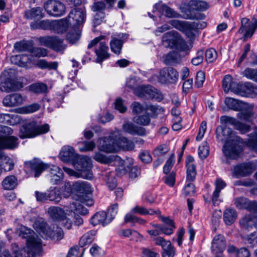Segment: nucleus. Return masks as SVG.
I'll use <instances>...</instances> for the list:
<instances>
[{
    "label": "nucleus",
    "instance_id": "nucleus-1",
    "mask_svg": "<svg viewBox=\"0 0 257 257\" xmlns=\"http://www.w3.org/2000/svg\"><path fill=\"white\" fill-rule=\"evenodd\" d=\"M18 233L20 236L26 239V246L20 249L17 244H12V249L14 257H34L40 252L42 241L35 232L25 226H21L18 230Z\"/></svg>",
    "mask_w": 257,
    "mask_h": 257
},
{
    "label": "nucleus",
    "instance_id": "nucleus-2",
    "mask_svg": "<svg viewBox=\"0 0 257 257\" xmlns=\"http://www.w3.org/2000/svg\"><path fill=\"white\" fill-rule=\"evenodd\" d=\"M232 131L226 125L218 126L216 130V138L221 142L225 141L222 151L227 158L235 159L242 151V141L237 136H232Z\"/></svg>",
    "mask_w": 257,
    "mask_h": 257
},
{
    "label": "nucleus",
    "instance_id": "nucleus-3",
    "mask_svg": "<svg viewBox=\"0 0 257 257\" xmlns=\"http://www.w3.org/2000/svg\"><path fill=\"white\" fill-rule=\"evenodd\" d=\"M98 148L99 150L106 153H112L122 149L130 151L134 149L135 144L133 142L128 140L125 137L120 136V132L115 130L107 138L99 139Z\"/></svg>",
    "mask_w": 257,
    "mask_h": 257
},
{
    "label": "nucleus",
    "instance_id": "nucleus-4",
    "mask_svg": "<svg viewBox=\"0 0 257 257\" xmlns=\"http://www.w3.org/2000/svg\"><path fill=\"white\" fill-rule=\"evenodd\" d=\"M49 130L48 124L39 125L35 121H31L23 125L20 130L19 136L21 139L31 138L47 133Z\"/></svg>",
    "mask_w": 257,
    "mask_h": 257
},
{
    "label": "nucleus",
    "instance_id": "nucleus-5",
    "mask_svg": "<svg viewBox=\"0 0 257 257\" xmlns=\"http://www.w3.org/2000/svg\"><path fill=\"white\" fill-rule=\"evenodd\" d=\"M209 5L204 1H191L188 5L187 10L183 18L186 19L203 20V14L195 13V11H204L208 9Z\"/></svg>",
    "mask_w": 257,
    "mask_h": 257
},
{
    "label": "nucleus",
    "instance_id": "nucleus-6",
    "mask_svg": "<svg viewBox=\"0 0 257 257\" xmlns=\"http://www.w3.org/2000/svg\"><path fill=\"white\" fill-rule=\"evenodd\" d=\"M74 168L81 174V178L90 180L93 178L91 172L92 164L90 158L78 156L72 164Z\"/></svg>",
    "mask_w": 257,
    "mask_h": 257
},
{
    "label": "nucleus",
    "instance_id": "nucleus-7",
    "mask_svg": "<svg viewBox=\"0 0 257 257\" xmlns=\"http://www.w3.org/2000/svg\"><path fill=\"white\" fill-rule=\"evenodd\" d=\"M163 44L166 47L175 48L181 51L185 50L186 44L179 34L175 31L165 33L162 37Z\"/></svg>",
    "mask_w": 257,
    "mask_h": 257
},
{
    "label": "nucleus",
    "instance_id": "nucleus-8",
    "mask_svg": "<svg viewBox=\"0 0 257 257\" xmlns=\"http://www.w3.org/2000/svg\"><path fill=\"white\" fill-rule=\"evenodd\" d=\"M13 133V130L9 126L0 125V148L14 149L18 147V139L14 136H8Z\"/></svg>",
    "mask_w": 257,
    "mask_h": 257
},
{
    "label": "nucleus",
    "instance_id": "nucleus-9",
    "mask_svg": "<svg viewBox=\"0 0 257 257\" xmlns=\"http://www.w3.org/2000/svg\"><path fill=\"white\" fill-rule=\"evenodd\" d=\"M37 231L43 237L50 238L56 241L61 240L64 236L63 231L61 228L57 225L49 226L46 223H42Z\"/></svg>",
    "mask_w": 257,
    "mask_h": 257
},
{
    "label": "nucleus",
    "instance_id": "nucleus-10",
    "mask_svg": "<svg viewBox=\"0 0 257 257\" xmlns=\"http://www.w3.org/2000/svg\"><path fill=\"white\" fill-rule=\"evenodd\" d=\"M104 39V36H100L92 40L88 45V48H91L98 43L95 49V53L97 56V62H101L109 57V54L108 52V47L106 42L101 41Z\"/></svg>",
    "mask_w": 257,
    "mask_h": 257
},
{
    "label": "nucleus",
    "instance_id": "nucleus-11",
    "mask_svg": "<svg viewBox=\"0 0 257 257\" xmlns=\"http://www.w3.org/2000/svg\"><path fill=\"white\" fill-rule=\"evenodd\" d=\"M174 28L184 33L190 39L194 37L195 30V22L189 23L180 21L177 20H171L169 22Z\"/></svg>",
    "mask_w": 257,
    "mask_h": 257
},
{
    "label": "nucleus",
    "instance_id": "nucleus-12",
    "mask_svg": "<svg viewBox=\"0 0 257 257\" xmlns=\"http://www.w3.org/2000/svg\"><path fill=\"white\" fill-rule=\"evenodd\" d=\"M44 8L48 14L54 17H60L64 14L65 7L61 2L48 0L44 5Z\"/></svg>",
    "mask_w": 257,
    "mask_h": 257
},
{
    "label": "nucleus",
    "instance_id": "nucleus-13",
    "mask_svg": "<svg viewBox=\"0 0 257 257\" xmlns=\"http://www.w3.org/2000/svg\"><path fill=\"white\" fill-rule=\"evenodd\" d=\"M73 192L76 194L73 195V198H79L83 197L86 194H91L93 191V188L90 184L86 181H76L72 185Z\"/></svg>",
    "mask_w": 257,
    "mask_h": 257
},
{
    "label": "nucleus",
    "instance_id": "nucleus-14",
    "mask_svg": "<svg viewBox=\"0 0 257 257\" xmlns=\"http://www.w3.org/2000/svg\"><path fill=\"white\" fill-rule=\"evenodd\" d=\"M10 73L9 71H4L1 75L0 90L2 91L10 92L17 89L16 81L11 78Z\"/></svg>",
    "mask_w": 257,
    "mask_h": 257
},
{
    "label": "nucleus",
    "instance_id": "nucleus-15",
    "mask_svg": "<svg viewBox=\"0 0 257 257\" xmlns=\"http://www.w3.org/2000/svg\"><path fill=\"white\" fill-rule=\"evenodd\" d=\"M241 23L238 32L240 34L244 33V39L251 37L257 28V20L254 19V22H250L248 19L244 18L241 19Z\"/></svg>",
    "mask_w": 257,
    "mask_h": 257
},
{
    "label": "nucleus",
    "instance_id": "nucleus-16",
    "mask_svg": "<svg viewBox=\"0 0 257 257\" xmlns=\"http://www.w3.org/2000/svg\"><path fill=\"white\" fill-rule=\"evenodd\" d=\"M178 77L177 71L172 68H165L160 70L158 78L161 83L175 82Z\"/></svg>",
    "mask_w": 257,
    "mask_h": 257
},
{
    "label": "nucleus",
    "instance_id": "nucleus-17",
    "mask_svg": "<svg viewBox=\"0 0 257 257\" xmlns=\"http://www.w3.org/2000/svg\"><path fill=\"white\" fill-rule=\"evenodd\" d=\"M25 167L30 168L35 172V177H38L41 174L50 166L43 162L38 159H34L31 161L26 162Z\"/></svg>",
    "mask_w": 257,
    "mask_h": 257
},
{
    "label": "nucleus",
    "instance_id": "nucleus-18",
    "mask_svg": "<svg viewBox=\"0 0 257 257\" xmlns=\"http://www.w3.org/2000/svg\"><path fill=\"white\" fill-rule=\"evenodd\" d=\"M234 204L239 209H246L249 211H257V202L251 201L244 197L235 198L234 200Z\"/></svg>",
    "mask_w": 257,
    "mask_h": 257
},
{
    "label": "nucleus",
    "instance_id": "nucleus-19",
    "mask_svg": "<svg viewBox=\"0 0 257 257\" xmlns=\"http://www.w3.org/2000/svg\"><path fill=\"white\" fill-rule=\"evenodd\" d=\"M67 19L70 25L74 28L77 27L78 26L82 25L85 20V13L81 9H75L72 10L69 15Z\"/></svg>",
    "mask_w": 257,
    "mask_h": 257
},
{
    "label": "nucleus",
    "instance_id": "nucleus-20",
    "mask_svg": "<svg viewBox=\"0 0 257 257\" xmlns=\"http://www.w3.org/2000/svg\"><path fill=\"white\" fill-rule=\"evenodd\" d=\"M93 158L96 161L105 164L112 163L113 165H117L123 163L121 158L115 155L106 156L100 152H97L95 154Z\"/></svg>",
    "mask_w": 257,
    "mask_h": 257
},
{
    "label": "nucleus",
    "instance_id": "nucleus-21",
    "mask_svg": "<svg viewBox=\"0 0 257 257\" xmlns=\"http://www.w3.org/2000/svg\"><path fill=\"white\" fill-rule=\"evenodd\" d=\"M235 93L241 96L248 94L257 95V86L251 82L239 84L237 89H234Z\"/></svg>",
    "mask_w": 257,
    "mask_h": 257
},
{
    "label": "nucleus",
    "instance_id": "nucleus-22",
    "mask_svg": "<svg viewBox=\"0 0 257 257\" xmlns=\"http://www.w3.org/2000/svg\"><path fill=\"white\" fill-rule=\"evenodd\" d=\"M60 158L61 160L66 162H70L72 164L77 159L78 155L75 152L74 149L69 146L62 148L60 153Z\"/></svg>",
    "mask_w": 257,
    "mask_h": 257
},
{
    "label": "nucleus",
    "instance_id": "nucleus-23",
    "mask_svg": "<svg viewBox=\"0 0 257 257\" xmlns=\"http://www.w3.org/2000/svg\"><path fill=\"white\" fill-rule=\"evenodd\" d=\"M153 12L154 13L159 12L168 18H178L179 17V14L176 13L173 9L161 3L156 4L154 6Z\"/></svg>",
    "mask_w": 257,
    "mask_h": 257
},
{
    "label": "nucleus",
    "instance_id": "nucleus-24",
    "mask_svg": "<svg viewBox=\"0 0 257 257\" xmlns=\"http://www.w3.org/2000/svg\"><path fill=\"white\" fill-rule=\"evenodd\" d=\"M122 130L132 135L144 136L146 135V130L144 127L137 126L132 122L127 121L122 126Z\"/></svg>",
    "mask_w": 257,
    "mask_h": 257
},
{
    "label": "nucleus",
    "instance_id": "nucleus-25",
    "mask_svg": "<svg viewBox=\"0 0 257 257\" xmlns=\"http://www.w3.org/2000/svg\"><path fill=\"white\" fill-rule=\"evenodd\" d=\"M226 243L224 237L221 235H216L212 240L211 249L212 252L217 254L222 253L225 249Z\"/></svg>",
    "mask_w": 257,
    "mask_h": 257
},
{
    "label": "nucleus",
    "instance_id": "nucleus-26",
    "mask_svg": "<svg viewBox=\"0 0 257 257\" xmlns=\"http://www.w3.org/2000/svg\"><path fill=\"white\" fill-rule=\"evenodd\" d=\"M241 108L237 114V117L242 120L250 122L253 117V113L252 112L253 106L245 103V105Z\"/></svg>",
    "mask_w": 257,
    "mask_h": 257
},
{
    "label": "nucleus",
    "instance_id": "nucleus-27",
    "mask_svg": "<svg viewBox=\"0 0 257 257\" xmlns=\"http://www.w3.org/2000/svg\"><path fill=\"white\" fill-rule=\"evenodd\" d=\"M23 101V98L19 93H15L6 96L3 99V103L7 107L15 106L20 105Z\"/></svg>",
    "mask_w": 257,
    "mask_h": 257
},
{
    "label": "nucleus",
    "instance_id": "nucleus-28",
    "mask_svg": "<svg viewBox=\"0 0 257 257\" xmlns=\"http://www.w3.org/2000/svg\"><path fill=\"white\" fill-rule=\"evenodd\" d=\"M111 221V219L108 218L105 211H99L95 213L90 219V223L94 226L101 224L103 226L106 225Z\"/></svg>",
    "mask_w": 257,
    "mask_h": 257
},
{
    "label": "nucleus",
    "instance_id": "nucleus-29",
    "mask_svg": "<svg viewBox=\"0 0 257 257\" xmlns=\"http://www.w3.org/2000/svg\"><path fill=\"white\" fill-rule=\"evenodd\" d=\"M44 13L40 7L33 8L25 12L24 17L29 20H39L44 17Z\"/></svg>",
    "mask_w": 257,
    "mask_h": 257
},
{
    "label": "nucleus",
    "instance_id": "nucleus-30",
    "mask_svg": "<svg viewBox=\"0 0 257 257\" xmlns=\"http://www.w3.org/2000/svg\"><path fill=\"white\" fill-rule=\"evenodd\" d=\"M144 95L146 97L160 101L163 98V95L151 86H148L143 88Z\"/></svg>",
    "mask_w": 257,
    "mask_h": 257
},
{
    "label": "nucleus",
    "instance_id": "nucleus-31",
    "mask_svg": "<svg viewBox=\"0 0 257 257\" xmlns=\"http://www.w3.org/2000/svg\"><path fill=\"white\" fill-rule=\"evenodd\" d=\"M239 84L232 81V77L230 75H226L222 80V86L225 93L231 91L235 93L234 89H237Z\"/></svg>",
    "mask_w": 257,
    "mask_h": 257
},
{
    "label": "nucleus",
    "instance_id": "nucleus-32",
    "mask_svg": "<svg viewBox=\"0 0 257 257\" xmlns=\"http://www.w3.org/2000/svg\"><path fill=\"white\" fill-rule=\"evenodd\" d=\"M251 172L250 165L248 163L237 165L233 169V176H245Z\"/></svg>",
    "mask_w": 257,
    "mask_h": 257
},
{
    "label": "nucleus",
    "instance_id": "nucleus-33",
    "mask_svg": "<svg viewBox=\"0 0 257 257\" xmlns=\"http://www.w3.org/2000/svg\"><path fill=\"white\" fill-rule=\"evenodd\" d=\"M194 159L192 157H188L186 162L187 167V180L193 181L196 175L195 166L193 163Z\"/></svg>",
    "mask_w": 257,
    "mask_h": 257
},
{
    "label": "nucleus",
    "instance_id": "nucleus-34",
    "mask_svg": "<svg viewBox=\"0 0 257 257\" xmlns=\"http://www.w3.org/2000/svg\"><path fill=\"white\" fill-rule=\"evenodd\" d=\"M47 212L52 218L59 221H61L66 214L63 209L56 206L49 207Z\"/></svg>",
    "mask_w": 257,
    "mask_h": 257
},
{
    "label": "nucleus",
    "instance_id": "nucleus-35",
    "mask_svg": "<svg viewBox=\"0 0 257 257\" xmlns=\"http://www.w3.org/2000/svg\"><path fill=\"white\" fill-rule=\"evenodd\" d=\"M71 26L72 25L69 23L67 18L53 22V26L58 33H63L65 32L67 30L69 26Z\"/></svg>",
    "mask_w": 257,
    "mask_h": 257
},
{
    "label": "nucleus",
    "instance_id": "nucleus-36",
    "mask_svg": "<svg viewBox=\"0 0 257 257\" xmlns=\"http://www.w3.org/2000/svg\"><path fill=\"white\" fill-rule=\"evenodd\" d=\"M47 198L48 200L58 203L61 200V191L57 187H50L47 190Z\"/></svg>",
    "mask_w": 257,
    "mask_h": 257
},
{
    "label": "nucleus",
    "instance_id": "nucleus-37",
    "mask_svg": "<svg viewBox=\"0 0 257 257\" xmlns=\"http://www.w3.org/2000/svg\"><path fill=\"white\" fill-rule=\"evenodd\" d=\"M224 103L229 109L235 111H239L242 107L245 106L244 102L231 97L225 98Z\"/></svg>",
    "mask_w": 257,
    "mask_h": 257
},
{
    "label": "nucleus",
    "instance_id": "nucleus-38",
    "mask_svg": "<svg viewBox=\"0 0 257 257\" xmlns=\"http://www.w3.org/2000/svg\"><path fill=\"white\" fill-rule=\"evenodd\" d=\"M123 42L117 37L112 36L109 43L110 49L114 53L119 55L121 53Z\"/></svg>",
    "mask_w": 257,
    "mask_h": 257
},
{
    "label": "nucleus",
    "instance_id": "nucleus-39",
    "mask_svg": "<svg viewBox=\"0 0 257 257\" xmlns=\"http://www.w3.org/2000/svg\"><path fill=\"white\" fill-rule=\"evenodd\" d=\"M237 212L234 209L228 208L226 209L223 213V220L226 225L232 224L237 218Z\"/></svg>",
    "mask_w": 257,
    "mask_h": 257
},
{
    "label": "nucleus",
    "instance_id": "nucleus-40",
    "mask_svg": "<svg viewBox=\"0 0 257 257\" xmlns=\"http://www.w3.org/2000/svg\"><path fill=\"white\" fill-rule=\"evenodd\" d=\"M2 185L5 190H13L18 185V180L14 175L8 176L3 180Z\"/></svg>",
    "mask_w": 257,
    "mask_h": 257
},
{
    "label": "nucleus",
    "instance_id": "nucleus-41",
    "mask_svg": "<svg viewBox=\"0 0 257 257\" xmlns=\"http://www.w3.org/2000/svg\"><path fill=\"white\" fill-rule=\"evenodd\" d=\"M81 37V30L79 28H74L70 30L66 36L67 40L71 44L76 43Z\"/></svg>",
    "mask_w": 257,
    "mask_h": 257
},
{
    "label": "nucleus",
    "instance_id": "nucleus-42",
    "mask_svg": "<svg viewBox=\"0 0 257 257\" xmlns=\"http://www.w3.org/2000/svg\"><path fill=\"white\" fill-rule=\"evenodd\" d=\"M246 145L250 150L257 151V127L248 135Z\"/></svg>",
    "mask_w": 257,
    "mask_h": 257
},
{
    "label": "nucleus",
    "instance_id": "nucleus-43",
    "mask_svg": "<svg viewBox=\"0 0 257 257\" xmlns=\"http://www.w3.org/2000/svg\"><path fill=\"white\" fill-rule=\"evenodd\" d=\"M36 65L41 69H56L58 67V64L56 62L48 63L44 59H41L37 61Z\"/></svg>",
    "mask_w": 257,
    "mask_h": 257
},
{
    "label": "nucleus",
    "instance_id": "nucleus-44",
    "mask_svg": "<svg viewBox=\"0 0 257 257\" xmlns=\"http://www.w3.org/2000/svg\"><path fill=\"white\" fill-rule=\"evenodd\" d=\"M70 208L71 211L73 212L74 214L79 213L83 215L87 214V210L79 202H73L70 204Z\"/></svg>",
    "mask_w": 257,
    "mask_h": 257
},
{
    "label": "nucleus",
    "instance_id": "nucleus-45",
    "mask_svg": "<svg viewBox=\"0 0 257 257\" xmlns=\"http://www.w3.org/2000/svg\"><path fill=\"white\" fill-rule=\"evenodd\" d=\"M199 157L201 159L206 158L209 154V147L206 142H203L199 147L198 150Z\"/></svg>",
    "mask_w": 257,
    "mask_h": 257
},
{
    "label": "nucleus",
    "instance_id": "nucleus-46",
    "mask_svg": "<svg viewBox=\"0 0 257 257\" xmlns=\"http://www.w3.org/2000/svg\"><path fill=\"white\" fill-rule=\"evenodd\" d=\"M243 76L248 79L257 82V69L251 68H246L242 72Z\"/></svg>",
    "mask_w": 257,
    "mask_h": 257
},
{
    "label": "nucleus",
    "instance_id": "nucleus-47",
    "mask_svg": "<svg viewBox=\"0 0 257 257\" xmlns=\"http://www.w3.org/2000/svg\"><path fill=\"white\" fill-rule=\"evenodd\" d=\"M162 249H163V257H173L174 256L175 249L170 241L166 242Z\"/></svg>",
    "mask_w": 257,
    "mask_h": 257
},
{
    "label": "nucleus",
    "instance_id": "nucleus-48",
    "mask_svg": "<svg viewBox=\"0 0 257 257\" xmlns=\"http://www.w3.org/2000/svg\"><path fill=\"white\" fill-rule=\"evenodd\" d=\"M240 225L245 228L251 227L253 225L257 229V220L254 222L249 216H245L239 221Z\"/></svg>",
    "mask_w": 257,
    "mask_h": 257
},
{
    "label": "nucleus",
    "instance_id": "nucleus-49",
    "mask_svg": "<svg viewBox=\"0 0 257 257\" xmlns=\"http://www.w3.org/2000/svg\"><path fill=\"white\" fill-rule=\"evenodd\" d=\"M133 120L135 123L142 125H147L150 122V118L148 114L135 116L134 117Z\"/></svg>",
    "mask_w": 257,
    "mask_h": 257
},
{
    "label": "nucleus",
    "instance_id": "nucleus-50",
    "mask_svg": "<svg viewBox=\"0 0 257 257\" xmlns=\"http://www.w3.org/2000/svg\"><path fill=\"white\" fill-rule=\"evenodd\" d=\"M78 145L79 149L81 152L92 151L95 147V144L93 141L79 143Z\"/></svg>",
    "mask_w": 257,
    "mask_h": 257
},
{
    "label": "nucleus",
    "instance_id": "nucleus-51",
    "mask_svg": "<svg viewBox=\"0 0 257 257\" xmlns=\"http://www.w3.org/2000/svg\"><path fill=\"white\" fill-rule=\"evenodd\" d=\"M94 234L92 232H88L84 234L79 240V245L83 247L87 244L90 243L93 239Z\"/></svg>",
    "mask_w": 257,
    "mask_h": 257
},
{
    "label": "nucleus",
    "instance_id": "nucleus-52",
    "mask_svg": "<svg viewBox=\"0 0 257 257\" xmlns=\"http://www.w3.org/2000/svg\"><path fill=\"white\" fill-rule=\"evenodd\" d=\"M40 108V105L38 103H33L22 107L20 110L22 113L27 114L33 113Z\"/></svg>",
    "mask_w": 257,
    "mask_h": 257
},
{
    "label": "nucleus",
    "instance_id": "nucleus-53",
    "mask_svg": "<svg viewBox=\"0 0 257 257\" xmlns=\"http://www.w3.org/2000/svg\"><path fill=\"white\" fill-rule=\"evenodd\" d=\"M31 89L36 93H45L47 92L48 87L44 83H37L31 85Z\"/></svg>",
    "mask_w": 257,
    "mask_h": 257
},
{
    "label": "nucleus",
    "instance_id": "nucleus-54",
    "mask_svg": "<svg viewBox=\"0 0 257 257\" xmlns=\"http://www.w3.org/2000/svg\"><path fill=\"white\" fill-rule=\"evenodd\" d=\"M55 40L56 41L52 44L51 48L58 52L64 50L66 48V46L63 43V41L57 37H55Z\"/></svg>",
    "mask_w": 257,
    "mask_h": 257
},
{
    "label": "nucleus",
    "instance_id": "nucleus-55",
    "mask_svg": "<svg viewBox=\"0 0 257 257\" xmlns=\"http://www.w3.org/2000/svg\"><path fill=\"white\" fill-rule=\"evenodd\" d=\"M238 120L234 117L228 116H222L220 117V123L224 124V125H226L227 124H231L235 128Z\"/></svg>",
    "mask_w": 257,
    "mask_h": 257
},
{
    "label": "nucleus",
    "instance_id": "nucleus-56",
    "mask_svg": "<svg viewBox=\"0 0 257 257\" xmlns=\"http://www.w3.org/2000/svg\"><path fill=\"white\" fill-rule=\"evenodd\" d=\"M217 54L215 50L210 48L206 50L205 52L206 60L207 62H212L217 58Z\"/></svg>",
    "mask_w": 257,
    "mask_h": 257
},
{
    "label": "nucleus",
    "instance_id": "nucleus-57",
    "mask_svg": "<svg viewBox=\"0 0 257 257\" xmlns=\"http://www.w3.org/2000/svg\"><path fill=\"white\" fill-rule=\"evenodd\" d=\"M31 53L35 57H41L47 56V50L43 48L35 47L30 51Z\"/></svg>",
    "mask_w": 257,
    "mask_h": 257
},
{
    "label": "nucleus",
    "instance_id": "nucleus-58",
    "mask_svg": "<svg viewBox=\"0 0 257 257\" xmlns=\"http://www.w3.org/2000/svg\"><path fill=\"white\" fill-rule=\"evenodd\" d=\"M55 37H42L39 38V42L41 45L51 48L52 44L55 42Z\"/></svg>",
    "mask_w": 257,
    "mask_h": 257
},
{
    "label": "nucleus",
    "instance_id": "nucleus-59",
    "mask_svg": "<svg viewBox=\"0 0 257 257\" xmlns=\"http://www.w3.org/2000/svg\"><path fill=\"white\" fill-rule=\"evenodd\" d=\"M72 218L73 219L72 214L70 215L69 214L66 215V214H65V216L63 217V218L60 222H62V224L65 227L69 229L72 228L73 225V221L72 220Z\"/></svg>",
    "mask_w": 257,
    "mask_h": 257
},
{
    "label": "nucleus",
    "instance_id": "nucleus-60",
    "mask_svg": "<svg viewBox=\"0 0 257 257\" xmlns=\"http://www.w3.org/2000/svg\"><path fill=\"white\" fill-rule=\"evenodd\" d=\"M174 162H175V155H174V154H172L170 156V157L168 159V160L167 161V162L164 167L163 170H164V172L165 174H167L169 172V171H170L172 166L174 165Z\"/></svg>",
    "mask_w": 257,
    "mask_h": 257
},
{
    "label": "nucleus",
    "instance_id": "nucleus-61",
    "mask_svg": "<svg viewBox=\"0 0 257 257\" xmlns=\"http://www.w3.org/2000/svg\"><path fill=\"white\" fill-rule=\"evenodd\" d=\"M131 107L134 114H140L145 110L144 107L138 102H133Z\"/></svg>",
    "mask_w": 257,
    "mask_h": 257
},
{
    "label": "nucleus",
    "instance_id": "nucleus-62",
    "mask_svg": "<svg viewBox=\"0 0 257 257\" xmlns=\"http://www.w3.org/2000/svg\"><path fill=\"white\" fill-rule=\"evenodd\" d=\"M205 79V76L203 71H199L197 72L195 84V86L198 88L201 87L203 85Z\"/></svg>",
    "mask_w": 257,
    "mask_h": 257
},
{
    "label": "nucleus",
    "instance_id": "nucleus-63",
    "mask_svg": "<svg viewBox=\"0 0 257 257\" xmlns=\"http://www.w3.org/2000/svg\"><path fill=\"white\" fill-rule=\"evenodd\" d=\"M106 8L105 4L104 2L98 1L94 3L92 7V10L96 12H103Z\"/></svg>",
    "mask_w": 257,
    "mask_h": 257
},
{
    "label": "nucleus",
    "instance_id": "nucleus-64",
    "mask_svg": "<svg viewBox=\"0 0 257 257\" xmlns=\"http://www.w3.org/2000/svg\"><path fill=\"white\" fill-rule=\"evenodd\" d=\"M234 128L239 131L241 134H244L250 130V126L248 124L243 123L238 121Z\"/></svg>",
    "mask_w": 257,
    "mask_h": 257
}]
</instances>
